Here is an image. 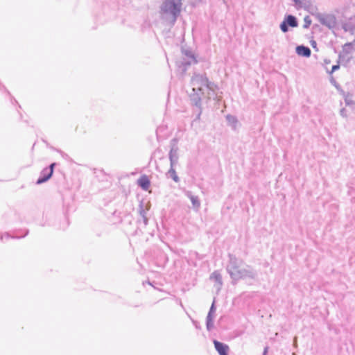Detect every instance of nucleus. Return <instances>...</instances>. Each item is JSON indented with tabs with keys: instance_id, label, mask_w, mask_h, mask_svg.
Listing matches in <instances>:
<instances>
[{
	"instance_id": "13",
	"label": "nucleus",
	"mask_w": 355,
	"mask_h": 355,
	"mask_svg": "<svg viewBox=\"0 0 355 355\" xmlns=\"http://www.w3.org/2000/svg\"><path fill=\"white\" fill-rule=\"evenodd\" d=\"M305 21L307 23V24L305 26L306 27L309 26L311 24V20L309 19V17H306L304 19Z\"/></svg>"
},
{
	"instance_id": "12",
	"label": "nucleus",
	"mask_w": 355,
	"mask_h": 355,
	"mask_svg": "<svg viewBox=\"0 0 355 355\" xmlns=\"http://www.w3.org/2000/svg\"><path fill=\"white\" fill-rule=\"evenodd\" d=\"M211 277H214L216 279H220V275L219 273H218L217 272H214L212 275H211Z\"/></svg>"
},
{
	"instance_id": "4",
	"label": "nucleus",
	"mask_w": 355,
	"mask_h": 355,
	"mask_svg": "<svg viewBox=\"0 0 355 355\" xmlns=\"http://www.w3.org/2000/svg\"><path fill=\"white\" fill-rule=\"evenodd\" d=\"M215 349L220 355H228L229 346L216 340H214Z\"/></svg>"
},
{
	"instance_id": "9",
	"label": "nucleus",
	"mask_w": 355,
	"mask_h": 355,
	"mask_svg": "<svg viewBox=\"0 0 355 355\" xmlns=\"http://www.w3.org/2000/svg\"><path fill=\"white\" fill-rule=\"evenodd\" d=\"M193 205L196 207H198L200 206V202L197 197L191 196L190 198Z\"/></svg>"
},
{
	"instance_id": "1",
	"label": "nucleus",
	"mask_w": 355,
	"mask_h": 355,
	"mask_svg": "<svg viewBox=\"0 0 355 355\" xmlns=\"http://www.w3.org/2000/svg\"><path fill=\"white\" fill-rule=\"evenodd\" d=\"M191 85L193 94L191 96H193V100L196 105L201 100L202 96L204 94V90L211 89L207 78L204 75L197 74L193 76L191 78Z\"/></svg>"
},
{
	"instance_id": "10",
	"label": "nucleus",
	"mask_w": 355,
	"mask_h": 355,
	"mask_svg": "<svg viewBox=\"0 0 355 355\" xmlns=\"http://www.w3.org/2000/svg\"><path fill=\"white\" fill-rule=\"evenodd\" d=\"M170 174H171V176L172 177V178L173 179V180L175 182H178V177L176 174V172L174 169H171L170 171H169Z\"/></svg>"
},
{
	"instance_id": "11",
	"label": "nucleus",
	"mask_w": 355,
	"mask_h": 355,
	"mask_svg": "<svg viewBox=\"0 0 355 355\" xmlns=\"http://www.w3.org/2000/svg\"><path fill=\"white\" fill-rule=\"evenodd\" d=\"M288 24H286V21H284L281 25H280V28L281 30L284 32V33H286L288 31Z\"/></svg>"
},
{
	"instance_id": "7",
	"label": "nucleus",
	"mask_w": 355,
	"mask_h": 355,
	"mask_svg": "<svg viewBox=\"0 0 355 355\" xmlns=\"http://www.w3.org/2000/svg\"><path fill=\"white\" fill-rule=\"evenodd\" d=\"M298 55L304 57H309L311 55V50L309 48L304 46H299L296 49Z\"/></svg>"
},
{
	"instance_id": "2",
	"label": "nucleus",
	"mask_w": 355,
	"mask_h": 355,
	"mask_svg": "<svg viewBox=\"0 0 355 355\" xmlns=\"http://www.w3.org/2000/svg\"><path fill=\"white\" fill-rule=\"evenodd\" d=\"M55 166V163H53L50 165V167L49 168H44L42 173V178H40L37 181V184H42L46 181H47L49 179L51 178V177L53 175V169H54V166Z\"/></svg>"
},
{
	"instance_id": "8",
	"label": "nucleus",
	"mask_w": 355,
	"mask_h": 355,
	"mask_svg": "<svg viewBox=\"0 0 355 355\" xmlns=\"http://www.w3.org/2000/svg\"><path fill=\"white\" fill-rule=\"evenodd\" d=\"M284 21L291 27H296L297 26L295 17L292 15H288Z\"/></svg>"
},
{
	"instance_id": "3",
	"label": "nucleus",
	"mask_w": 355,
	"mask_h": 355,
	"mask_svg": "<svg viewBox=\"0 0 355 355\" xmlns=\"http://www.w3.org/2000/svg\"><path fill=\"white\" fill-rule=\"evenodd\" d=\"M245 270L241 269L239 266L232 264L230 268V273L235 279L242 278L245 275Z\"/></svg>"
},
{
	"instance_id": "14",
	"label": "nucleus",
	"mask_w": 355,
	"mask_h": 355,
	"mask_svg": "<svg viewBox=\"0 0 355 355\" xmlns=\"http://www.w3.org/2000/svg\"><path fill=\"white\" fill-rule=\"evenodd\" d=\"M339 68V66L338 65H334L332 67V71H336V69H338Z\"/></svg>"
},
{
	"instance_id": "6",
	"label": "nucleus",
	"mask_w": 355,
	"mask_h": 355,
	"mask_svg": "<svg viewBox=\"0 0 355 355\" xmlns=\"http://www.w3.org/2000/svg\"><path fill=\"white\" fill-rule=\"evenodd\" d=\"M138 184L145 191L148 190L150 186V182L147 175H141L138 180Z\"/></svg>"
},
{
	"instance_id": "5",
	"label": "nucleus",
	"mask_w": 355,
	"mask_h": 355,
	"mask_svg": "<svg viewBox=\"0 0 355 355\" xmlns=\"http://www.w3.org/2000/svg\"><path fill=\"white\" fill-rule=\"evenodd\" d=\"M170 3L171 4L170 8L171 12L174 15H176L180 12L181 10V0H170Z\"/></svg>"
}]
</instances>
